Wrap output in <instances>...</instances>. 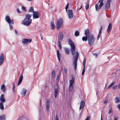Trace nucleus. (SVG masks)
I'll return each mask as SVG.
<instances>
[{
  "mask_svg": "<svg viewBox=\"0 0 120 120\" xmlns=\"http://www.w3.org/2000/svg\"><path fill=\"white\" fill-rule=\"evenodd\" d=\"M31 16V15L29 14H26L25 16V18L22 22V24L26 26H29L31 22V20L30 19Z\"/></svg>",
  "mask_w": 120,
  "mask_h": 120,
  "instance_id": "f257e3e1",
  "label": "nucleus"
},
{
  "mask_svg": "<svg viewBox=\"0 0 120 120\" xmlns=\"http://www.w3.org/2000/svg\"><path fill=\"white\" fill-rule=\"evenodd\" d=\"M68 42L69 44L71 46L70 50L72 55L73 56L75 53V47L74 42L70 39H68Z\"/></svg>",
  "mask_w": 120,
  "mask_h": 120,
  "instance_id": "f03ea898",
  "label": "nucleus"
},
{
  "mask_svg": "<svg viewBox=\"0 0 120 120\" xmlns=\"http://www.w3.org/2000/svg\"><path fill=\"white\" fill-rule=\"evenodd\" d=\"M88 38V44L90 46H91L94 44L95 41V38L92 34H91Z\"/></svg>",
  "mask_w": 120,
  "mask_h": 120,
  "instance_id": "7ed1b4c3",
  "label": "nucleus"
},
{
  "mask_svg": "<svg viewBox=\"0 0 120 120\" xmlns=\"http://www.w3.org/2000/svg\"><path fill=\"white\" fill-rule=\"evenodd\" d=\"M76 55L75 56L73 57V65L75 69V70L76 69L77 65V61L78 59L79 56V53L78 52H76Z\"/></svg>",
  "mask_w": 120,
  "mask_h": 120,
  "instance_id": "20e7f679",
  "label": "nucleus"
},
{
  "mask_svg": "<svg viewBox=\"0 0 120 120\" xmlns=\"http://www.w3.org/2000/svg\"><path fill=\"white\" fill-rule=\"evenodd\" d=\"M63 22V19L61 18H60L57 21L56 25V28L58 29L62 27Z\"/></svg>",
  "mask_w": 120,
  "mask_h": 120,
  "instance_id": "39448f33",
  "label": "nucleus"
},
{
  "mask_svg": "<svg viewBox=\"0 0 120 120\" xmlns=\"http://www.w3.org/2000/svg\"><path fill=\"white\" fill-rule=\"evenodd\" d=\"M71 80L70 81V85L69 88V90L70 91H71L73 89V83H74L75 80V77H73V75H72L71 76Z\"/></svg>",
  "mask_w": 120,
  "mask_h": 120,
  "instance_id": "423d86ee",
  "label": "nucleus"
},
{
  "mask_svg": "<svg viewBox=\"0 0 120 120\" xmlns=\"http://www.w3.org/2000/svg\"><path fill=\"white\" fill-rule=\"evenodd\" d=\"M104 0H99V2L100 4L99 6H98V5L97 4H96L95 5V7L96 10L97 11H98L101 8V7L103 5L104 3L103 2Z\"/></svg>",
  "mask_w": 120,
  "mask_h": 120,
  "instance_id": "0eeeda50",
  "label": "nucleus"
},
{
  "mask_svg": "<svg viewBox=\"0 0 120 120\" xmlns=\"http://www.w3.org/2000/svg\"><path fill=\"white\" fill-rule=\"evenodd\" d=\"M40 14L38 11H36L33 13V19H37L39 18Z\"/></svg>",
  "mask_w": 120,
  "mask_h": 120,
  "instance_id": "6e6552de",
  "label": "nucleus"
},
{
  "mask_svg": "<svg viewBox=\"0 0 120 120\" xmlns=\"http://www.w3.org/2000/svg\"><path fill=\"white\" fill-rule=\"evenodd\" d=\"M67 13L69 19H70L73 17V13L72 10H69L68 11Z\"/></svg>",
  "mask_w": 120,
  "mask_h": 120,
  "instance_id": "1a4fd4ad",
  "label": "nucleus"
},
{
  "mask_svg": "<svg viewBox=\"0 0 120 120\" xmlns=\"http://www.w3.org/2000/svg\"><path fill=\"white\" fill-rule=\"evenodd\" d=\"M32 41L31 39H24L22 41V42L24 44H26Z\"/></svg>",
  "mask_w": 120,
  "mask_h": 120,
  "instance_id": "9d476101",
  "label": "nucleus"
},
{
  "mask_svg": "<svg viewBox=\"0 0 120 120\" xmlns=\"http://www.w3.org/2000/svg\"><path fill=\"white\" fill-rule=\"evenodd\" d=\"M24 70H23L22 71L21 74L22 75H21L19 78V81L18 82V85H19L22 82V80L23 79V76L22 75L23 73V71Z\"/></svg>",
  "mask_w": 120,
  "mask_h": 120,
  "instance_id": "9b49d317",
  "label": "nucleus"
},
{
  "mask_svg": "<svg viewBox=\"0 0 120 120\" xmlns=\"http://www.w3.org/2000/svg\"><path fill=\"white\" fill-rule=\"evenodd\" d=\"M54 95L55 98H56L58 92V85H57V87L56 88H54Z\"/></svg>",
  "mask_w": 120,
  "mask_h": 120,
  "instance_id": "f8f14e48",
  "label": "nucleus"
},
{
  "mask_svg": "<svg viewBox=\"0 0 120 120\" xmlns=\"http://www.w3.org/2000/svg\"><path fill=\"white\" fill-rule=\"evenodd\" d=\"M4 55L3 53L1 54L0 58V66L3 64L4 61Z\"/></svg>",
  "mask_w": 120,
  "mask_h": 120,
  "instance_id": "ddd939ff",
  "label": "nucleus"
},
{
  "mask_svg": "<svg viewBox=\"0 0 120 120\" xmlns=\"http://www.w3.org/2000/svg\"><path fill=\"white\" fill-rule=\"evenodd\" d=\"M111 2L107 0L106 2L105 6V8L106 9H109L110 6V3Z\"/></svg>",
  "mask_w": 120,
  "mask_h": 120,
  "instance_id": "4468645a",
  "label": "nucleus"
},
{
  "mask_svg": "<svg viewBox=\"0 0 120 120\" xmlns=\"http://www.w3.org/2000/svg\"><path fill=\"white\" fill-rule=\"evenodd\" d=\"M0 101H1L0 102H2V103H3L5 101L4 94H2L1 95L0 97Z\"/></svg>",
  "mask_w": 120,
  "mask_h": 120,
  "instance_id": "2eb2a0df",
  "label": "nucleus"
},
{
  "mask_svg": "<svg viewBox=\"0 0 120 120\" xmlns=\"http://www.w3.org/2000/svg\"><path fill=\"white\" fill-rule=\"evenodd\" d=\"M58 41H61L62 40L63 38V35L62 33H60L59 34L58 36Z\"/></svg>",
  "mask_w": 120,
  "mask_h": 120,
  "instance_id": "dca6fc26",
  "label": "nucleus"
},
{
  "mask_svg": "<svg viewBox=\"0 0 120 120\" xmlns=\"http://www.w3.org/2000/svg\"><path fill=\"white\" fill-rule=\"evenodd\" d=\"M27 92L26 90L24 89H23L21 93V95L22 97H24L25 96Z\"/></svg>",
  "mask_w": 120,
  "mask_h": 120,
  "instance_id": "f3484780",
  "label": "nucleus"
},
{
  "mask_svg": "<svg viewBox=\"0 0 120 120\" xmlns=\"http://www.w3.org/2000/svg\"><path fill=\"white\" fill-rule=\"evenodd\" d=\"M49 102L48 100H47V101L46 103V109L48 112L49 110Z\"/></svg>",
  "mask_w": 120,
  "mask_h": 120,
  "instance_id": "a211bd4d",
  "label": "nucleus"
},
{
  "mask_svg": "<svg viewBox=\"0 0 120 120\" xmlns=\"http://www.w3.org/2000/svg\"><path fill=\"white\" fill-rule=\"evenodd\" d=\"M5 20L9 24L11 23V20L9 16H6L5 18Z\"/></svg>",
  "mask_w": 120,
  "mask_h": 120,
  "instance_id": "6ab92c4d",
  "label": "nucleus"
},
{
  "mask_svg": "<svg viewBox=\"0 0 120 120\" xmlns=\"http://www.w3.org/2000/svg\"><path fill=\"white\" fill-rule=\"evenodd\" d=\"M85 102L84 101H82L80 103L79 110H80L83 108L84 106Z\"/></svg>",
  "mask_w": 120,
  "mask_h": 120,
  "instance_id": "aec40b11",
  "label": "nucleus"
},
{
  "mask_svg": "<svg viewBox=\"0 0 120 120\" xmlns=\"http://www.w3.org/2000/svg\"><path fill=\"white\" fill-rule=\"evenodd\" d=\"M1 90H3V91L4 92L6 91V88L5 85L3 84L1 86Z\"/></svg>",
  "mask_w": 120,
  "mask_h": 120,
  "instance_id": "412c9836",
  "label": "nucleus"
},
{
  "mask_svg": "<svg viewBox=\"0 0 120 120\" xmlns=\"http://www.w3.org/2000/svg\"><path fill=\"white\" fill-rule=\"evenodd\" d=\"M112 27V24L111 23H110L108 26V28L107 29V31L108 33L110 30L111 29Z\"/></svg>",
  "mask_w": 120,
  "mask_h": 120,
  "instance_id": "4be33fe9",
  "label": "nucleus"
},
{
  "mask_svg": "<svg viewBox=\"0 0 120 120\" xmlns=\"http://www.w3.org/2000/svg\"><path fill=\"white\" fill-rule=\"evenodd\" d=\"M85 34L86 37H88V36L89 34V30L87 29L85 30Z\"/></svg>",
  "mask_w": 120,
  "mask_h": 120,
  "instance_id": "5701e85b",
  "label": "nucleus"
},
{
  "mask_svg": "<svg viewBox=\"0 0 120 120\" xmlns=\"http://www.w3.org/2000/svg\"><path fill=\"white\" fill-rule=\"evenodd\" d=\"M57 54L58 60L59 61H60V54L59 51L58 50H57Z\"/></svg>",
  "mask_w": 120,
  "mask_h": 120,
  "instance_id": "b1692460",
  "label": "nucleus"
},
{
  "mask_svg": "<svg viewBox=\"0 0 120 120\" xmlns=\"http://www.w3.org/2000/svg\"><path fill=\"white\" fill-rule=\"evenodd\" d=\"M51 28L52 29H54L55 26L53 22H51Z\"/></svg>",
  "mask_w": 120,
  "mask_h": 120,
  "instance_id": "393cba45",
  "label": "nucleus"
},
{
  "mask_svg": "<svg viewBox=\"0 0 120 120\" xmlns=\"http://www.w3.org/2000/svg\"><path fill=\"white\" fill-rule=\"evenodd\" d=\"M5 116L4 115H1L0 116V120H5Z\"/></svg>",
  "mask_w": 120,
  "mask_h": 120,
  "instance_id": "a878e982",
  "label": "nucleus"
},
{
  "mask_svg": "<svg viewBox=\"0 0 120 120\" xmlns=\"http://www.w3.org/2000/svg\"><path fill=\"white\" fill-rule=\"evenodd\" d=\"M0 109L2 110H3L4 108L3 106V103L0 102Z\"/></svg>",
  "mask_w": 120,
  "mask_h": 120,
  "instance_id": "bb28decb",
  "label": "nucleus"
},
{
  "mask_svg": "<svg viewBox=\"0 0 120 120\" xmlns=\"http://www.w3.org/2000/svg\"><path fill=\"white\" fill-rule=\"evenodd\" d=\"M114 100L116 103H118L120 101V99L119 97H116L115 98Z\"/></svg>",
  "mask_w": 120,
  "mask_h": 120,
  "instance_id": "cd10ccee",
  "label": "nucleus"
},
{
  "mask_svg": "<svg viewBox=\"0 0 120 120\" xmlns=\"http://www.w3.org/2000/svg\"><path fill=\"white\" fill-rule=\"evenodd\" d=\"M51 76L52 77L54 78L55 77V71L54 70H53Z\"/></svg>",
  "mask_w": 120,
  "mask_h": 120,
  "instance_id": "c85d7f7f",
  "label": "nucleus"
},
{
  "mask_svg": "<svg viewBox=\"0 0 120 120\" xmlns=\"http://www.w3.org/2000/svg\"><path fill=\"white\" fill-rule=\"evenodd\" d=\"M28 12H32L33 13L34 12V8L32 7H31L28 10Z\"/></svg>",
  "mask_w": 120,
  "mask_h": 120,
  "instance_id": "c756f323",
  "label": "nucleus"
},
{
  "mask_svg": "<svg viewBox=\"0 0 120 120\" xmlns=\"http://www.w3.org/2000/svg\"><path fill=\"white\" fill-rule=\"evenodd\" d=\"M65 51L66 53L67 54H68L70 52L68 49L67 48H64Z\"/></svg>",
  "mask_w": 120,
  "mask_h": 120,
  "instance_id": "7c9ffc66",
  "label": "nucleus"
},
{
  "mask_svg": "<svg viewBox=\"0 0 120 120\" xmlns=\"http://www.w3.org/2000/svg\"><path fill=\"white\" fill-rule=\"evenodd\" d=\"M79 32L77 30L76 31L75 33V35L76 36H78L79 35Z\"/></svg>",
  "mask_w": 120,
  "mask_h": 120,
  "instance_id": "2f4dec72",
  "label": "nucleus"
},
{
  "mask_svg": "<svg viewBox=\"0 0 120 120\" xmlns=\"http://www.w3.org/2000/svg\"><path fill=\"white\" fill-rule=\"evenodd\" d=\"M115 83V82H112L109 86V87L108 88H110L111 86H112L114 85Z\"/></svg>",
  "mask_w": 120,
  "mask_h": 120,
  "instance_id": "473e14b6",
  "label": "nucleus"
},
{
  "mask_svg": "<svg viewBox=\"0 0 120 120\" xmlns=\"http://www.w3.org/2000/svg\"><path fill=\"white\" fill-rule=\"evenodd\" d=\"M87 37H83L82 38V40L83 41H87Z\"/></svg>",
  "mask_w": 120,
  "mask_h": 120,
  "instance_id": "72a5a7b5",
  "label": "nucleus"
},
{
  "mask_svg": "<svg viewBox=\"0 0 120 120\" xmlns=\"http://www.w3.org/2000/svg\"><path fill=\"white\" fill-rule=\"evenodd\" d=\"M112 112V108H110L108 111V113L109 114H110Z\"/></svg>",
  "mask_w": 120,
  "mask_h": 120,
  "instance_id": "f704fd0d",
  "label": "nucleus"
},
{
  "mask_svg": "<svg viewBox=\"0 0 120 120\" xmlns=\"http://www.w3.org/2000/svg\"><path fill=\"white\" fill-rule=\"evenodd\" d=\"M58 44L59 48L60 49H61V47L60 45V41H58Z\"/></svg>",
  "mask_w": 120,
  "mask_h": 120,
  "instance_id": "c9c22d12",
  "label": "nucleus"
},
{
  "mask_svg": "<svg viewBox=\"0 0 120 120\" xmlns=\"http://www.w3.org/2000/svg\"><path fill=\"white\" fill-rule=\"evenodd\" d=\"M59 80V75H58L56 79V82L57 83H58Z\"/></svg>",
  "mask_w": 120,
  "mask_h": 120,
  "instance_id": "e433bc0d",
  "label": "nucleus"
},
{
  "mask_svg": "<svg viewBox=\"0 0 120 120\" xmlns=\"http://www.w3.org/2000/svg\"><path fill=\"white\" fill-rule=\"evenodd\" d=\"M89 7V4H86L85 6V8L86 9V10H87Z\"/></svg>",
  "mask_w": 120,
  "mask_h": 120,
  "instance_id": "4c0bfd02",
  "label": "nucleus"
},
{
  "mask_svg": "<svg viewBox=\"0 0 120 120\" xmlns=\"http://www.w3.org/2000/svg\"><path fill=\"white\" fill-rule=\"evenodd\" d=\"M117 86L116 85H115L114 86H113L112 87V90H114L115 89H116L117 88Z\"/></svg>",
  "mask_w": 120,
  "mask_h": 120,
  "instance_id": "58836bf2",
  "label": "nucleus"
},
{
  "mask_svg": "<svg viewBox=\"0 0 120 120\" xmlns=\"http://www.w3.org/2000/svg\"><path fill=\"white\" fill-rule=\"evenodd\" d=\"M86 60L85 59H84L83 61V65L84 66H86Z\"/></svg>",
  "mask_w": 120,
  "mask_h": 120,
  "instance_id": "ea45409f",
  "label": "nucleus"
},
{
  "mask_svg": "<svg viewBox=\"0 0 120 120\" xmlns=\"http://www.w3.org/2000/svg\"><path fill=\"white\" fill-rule=\"evenodd\" d=\"M68 6H69V3H68L67 4V5H66V7H65V9H66V11H67V8H68Z\"/></svg>",
  "mask_w": 120,
  "mask_h": 120,
  "instance_id": "a19ab883",
  "label": "nucleus"
},
{
  "mask_svg": "<svg viewBox=\"0 0 120 120\" xmlns=\"http://www.w3.org/2000/svg\"><path fill=\"white\" fill-rule=\"evenodd\" d=\"M101 35V34H98V37H97V40H98V39H99V38L100 37Z\"/></svg>",
  "mask_w": 120,
  "mask_h": 120,
  "instance_id": "79ce46f5",
  "label": "nucleus"
},
{
  "mask_svg": "<svg viewBox=\"0 0 120 120\" xmlns=\"http://www.w3.org/2000/svg\"><path fill=\"white\" fill-rule=\"evenodd\" d=\"M22 10L25 11H26V8L24 6H22Z\"/></svg>",
  "mask_w": 120,
  "mask_h": 120,
  "instance_id": "37998d69",
  "label": "nucleus"
},
{
  "mask_svg": "<svg viewBox=\"0 0 120 120\" xmlns=\"http://www.w3.org/2000/svg\"><path fill=\"white\" fill-rule=\"evenodd\" d=\"M55 120H59L58 118V116L57 115H56V116Z\"/></svg>",
  "mask_w": 120,
  "mask_h": 120,
  "instance_id": "c03bdc74",
  "label": "nucleus"
},
{
  "mask_svg": "<svg viewBox=\"0 0 120 120\" xmlns=\"http://www.w3.org/2000/svg\"><path fill=\"white\" fill-rule=\"evenodd\" d=\"M9 24V25L10 27V29H12L13 28V26H12V25H11L10 23V24Z\"/></svg>",
  "mask_w": 120,
  "mask_h": 120,
  "instance_id": "a18cd8bd",
  "label": "nucleus"
},
{
  "mask_svg": "<svg viewBox=\"0 0 120 120\" xmlns=\"http://www.w3.org/2000/svg\"><path fill=\"white\" fill-rule=\"evenodd\" d=\"M64 70L65 72L66 73H67V69L66 68H64Z\"/></svg>",
  "mask_w": 120,
  "mask_h": 120,
  "instance_id": "49530a36",
  "label": "nucleus"
},
{
  "mask_svg": "<svg viewBox=\"0 0 120 120\" xmlns=\"http://www.w3.org/2000/svg\"><path fill=\"white\" fill-rule=\"evenodd\" d=\"M12 90L13 91V92H15V87H12Z\"/></svg>",
  "mask_w": 120,
  "mask_h": 120,
  "instance_id": "de8ad7c7",
  "label": "nucleus"
},
{
  "mask_svg": "<svg viewBox=\"0 0 120 120\" xmlns=\"http://www.w3.org/2000/svg\"><path fill=\"white\" fill-rule=\"evenodd\" d=\"M117 107L119 109V110H120V104L118 105L117 106Z\"/></svg>",
  "mask_w": 120,
  "mask_h": 120,
  "instance_id": "09e8293b",
  "label": "nucleus"
},
{
  "mask_svg": "<svg viewBox=\"0 0 120 120\" xmlns=\"http://www.w3.org/2000/svg\"><path fill=\"white\" fill-rule=\"evenodd\" d=\"M85 66H83V69L82 71L85 72Z\"/></svg>",
  "mask_w": 120,
  "mask_h": 120,
  "instance_id": "8fccbe9b",
  "label": "nucleus"
},
{
  "mask_svg": "<svg viewBox=\"0 0 120 120\" xmlns=\"http://www.w3.org/2000/svg\"><path fill=\"white\" fill-rule=\"evenodd\" d=\"M118 88L120 89V82L119 83L118 86H117Z\"/></svg>",
  "mask_w": 120,
  "mask_h": 120,
  "instance_id": "3c124183",
  "label": "nucleus"
},
{
  "mask_svg": "<svg viewBox=\"0 0 120 120\" xmlns=\"http://www.w3.org/2000/svg\"><path fill=\"white\" fill-rule=\"evenodd\" d=\"M90 118V116H88L87 117L85 120H89V119Z\"/></svg>",
  "mask_w": 120,
  "mask_h": 120,
  "instance_id": "603ef678",
  "label": "nucleus"
},
{
  "mask_svg": "<svg viewBox=\"0 0 120 120\" xmlns=\"http://www.w3.org/2000/svg\"><path fill=\"white\" fill-rule=\"evenodd\" d=\"M17 12H19V13H21V12L19 10V8L17 9Z\"/></svg>",
  "mask_w": 120,
  "mask_h": 120,
  "instance_id": "864d4df0",
  "label": "nucleus"
},
{
  "mask_svg": "<svg viewBox=\"0 0 120 120\" xmlns=\"http://www.w3.org/2000/svg\"><path fill=\"white\" fill-rule=\"evenodd\" d=\"M93 55H94L96 57H97V54L96 53H93Z\"/></svg>",
  "mask_w": 120,
  "mask_h": 120,
  "instance_id": "5fc2aeb1",
  "label": "nucleus"
},
{
  "mask_svg": "<svg viewBox=\"0 0 120 120\" xmlns=\"http://www.w3.org/2000/svg\"><path fill=\"white\" fill-rule=\"evenodd\" d=\"M82 6H81L80 7V8H78V9H77V10H80L82 8Z\"/></svg>",
  "mask_w": 120,
  "mask_h": 120,
  "instance_id": "6e6d98bb",
  "label": "nucleus"
},
{
  "mask_svg": "<svg viewBox=\"0 0 120 120\" xmlns=\"http://www.w3.org/2000/svg\"><path fill=\"white\" fill-rule=\"evenodd\" d=\"M102 31V30H100L99 31V34H101V33Z\"/></svg>",
  "mask_w": 120,
  "mask_h": 120,
  "instance_id": "4d7b16f0",
  "label": "nucleus"
},
{
  "mask_svg": "<svg viewBox=\"0 0 120 120\" xmlns=\"http://www.w3.org/2000/svg\"><path fill=\"white\" fill-rule=\"evenodd\" d=\"M118 119V117H115V119H114V120H117Z\"/></svg>",
  "mask_w": 120,
  "mask_h": 120,
  "instance_id": "13d9d810",
  "label": "nucleus"
},
{
  "mask_svg": "<svg viewBox=\"0 0 120 120\" xmlns=\"http://www.w3.org/2000/svg\"><path fill=\"white\" fill-rule=\"evenodd\" d=\"M11 20V22L12 24H14V22H13V20L12 19Z\"/></svg>",
  "mask_w": 120,
  "mask_h": 120,
  "instance_id": "bf43d9fd",
  "label": "nucleus"
},
{
  "mask_svg": "<svg viewBox=\"0 0 120 120\" xmlns=\"http://www.w3.org/2000/svg\"><path fill=\"white\" fill-rule=\"evenodd\" d=\"M107 101L106 100L105 101H104V104L106 103H107Z\"/></svg>",
  "mask_w": 120,
  "mask_h": 120,
  "instance_id": "052dcab7",
  "label": "nucleus"
},
{
  "mask_svg": "<svg viewBox=\"0 0 120 120\" xmlns=\"http://www.w3.org/2000/svg\"><path fill=\"white\" fill-rule=\"evenodd\" d=\"M15 33H16V34H17V33H18V32H17V31L16 30H15Z\"/></svg>",
  "mask_w": 120,
  "mask_h": 120,
  "instance_id": "680f3d73",
  "label": "nucleus"
},
{
  "mask_svg": "<svg viewBox=\"0 0 120 120\" xmlns=\"http://www.w3.org/2000/svg\"><path fill=\"white\" fill-rule=\"evenodd\" d=\"M84 72H85L84 71H82V75H83V74H84Z\"/></svg>",
  "mask_w": 120,
  "mask_h": 120,
  "instance_id": "e2e57ef3",
  "label": "nucleus"
},
{
  "mask_svg": "<svg viewBox=\"0 0 120 120\" xmlns=\"http://www.w3.org/2000/svg\"><path fill=\"white\" fill-rule=\"evenodd\" d=\"M102 26H101V28L100 30H102Z\"/></svg>",
  "mask_w": 120,
  "mask_h": 120,
  "instance_id": "0e129e2a",
  "label": "nucleus"
},
{
  "mask_svg": "<svg viewBox=\"0 0 120 120\" xmlns=\"http://www.w3.org/2000/svg\"><path fill=\"white\" fill-rule=\"evenodd\" d=\"M101 120H102V115H101Z\"/></svg>",
  "mask_w": 120,
  "mask_h": 120,
  "instance_id": "69168bd1",
  "label": "nucleus"
},
{
  "mask_svg": "<svg viewBox=\"0 0 120 120\" xmlns=\"http://www.w3.org/2000/svg\"><path fill=\"white\" fill-rule=\"evenodd\" d=\"M41 40H43V38L42 37H41Z\"/></svg>",
  "mask_w": 120,
  "mask_h": 120,
  "instance_id": "338daca9",
  "label": "nucleus"
},
{
  "mask_svg": "<svg viewBox=\"0 0 120 120\" xmlns=\"http://www.w3.org/2000/svg\"><path fill=\"white\" fill-rule=\"evenodd\" d=\"M12 87H15V85L14 84L13 86Z\"/></svg>",
  "mask_w": 120,
  "mask_h": 120,
  "instance_id": "774afa93",
  "label": "nucleus"
}]
</instances>
